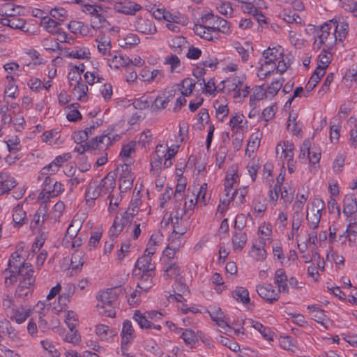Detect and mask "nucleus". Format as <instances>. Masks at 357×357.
Instances as JSON below:
<instances>
[{
  "instance_id": "obj_1",
  "label": "nucleus",
  "mask_w": 357,
  "mask_h": 357,
  "mask_svg": "<svg viewBox=\"0 0 357 357\" xmlns=\"http://www.w3.org/2000/svg\"><path fill=\"white\" fill-rule=\"evenodd\" d=\"M349 31L348 19L344 17H334L317 27L316 30L317 39L314 44L318 47H319V45H322L324 48L319 55L316 69L326 70L331 61L332 56L328 50H332L337 43H342L346 39Z\"/></svg>"
},
{
  "instance_id": "obj_2",
  "label": "nucleus",
  "mask_w": 357,
  "mask_h": 357,
  "mask_svg": "<svg viewBox=\"0 0 357 357\" xmlns=\"http://www.w3.org/2000/svg\"><path fill=\"white\" fill-rule=\"evenodd\" d=\"M263 56L264 61L261 64L258 73V77L261 79L270 75L275 70L282 74L290 66L289 58L284 54V49L280 45L268 47L263 52Z\"/></svg>"
},
{
  "instance_id": "obj_3",
  "label": "nucleus",
  "mask_w": 357,
  "mask_h": 357,
  "mask_svg": "<svg viewBox=\"0 0 357 357\" xmlns=\"http://www.w3.org/2000/svg\"><path fill=\"white\" fill-rule=\"evenodd\" d=\"M115 181L108 176L101 180L99 184H90L85 192L86 204L91 208L95 204V201L102 195L110 193L115 188Z\"/></svg>"
},
{
  "instance_id": "obj_4",
  "label": "nucleus",
  "mask_w": 357,
  "mask_h": 357,
  "mask_svg": "<svg viewBox=\"0 0 357 357\" xmlns=\"http://www.w3.org/2000/svg\"><path fill=\"white\" fill-rule=\"evenodd\" d=\"M117 300L115 289H108L102 291L98 296L97 309L99 313L107 317H114L116 314L114 305Z\"/></svg>"
},
{
  "instance_id": "obj_5",
  "label": "nucleus",
  "mask_w": 357,
  "mask_h": 357,
  "mask_svg": "<svg viewBox=\"0 0 357 357\" xmlns=\"http://www.w3.org/2000/svg\"><path fill=\"white\" fill-rule=\"evenodd\" d=\"M324 202L319 199H315L312 202V207L310 213H307V221L309 227L316 230L319 225L321 218V211L324 208Z\"/></svg>"
},
{
  "instance_id": "obj_6",
  "label": "nucleus",
  "mask_w": 357,
  "mask_h": 357,
  "mask_svg": "<svg viewBox=\"0 0 357 357\" xmlns=\"http://www.w3.org/2000/svg\"><path fill=\"white\" fill-rule=\"evenodd\" d=\"M142 9V6L131 0H119L113 3V10L118 13L135 15Z\"/></svg>"
},
{
  "instance_id": "obj_7",
  "label": "nucleus",
  "mask_w": 357,
  "mask_h": 357,
  "mask_svg": "<svg viewBox=\"0 0 357 357\" xmlns=\"http://www.w3.org/2000/svg\"><path fill=\"white\" fill-rule=\"evenodd\" d=\"M259 296L267 303L272 304L280 298V292L271 284H261L256 287Z\"/></svg>"
},
{
  "instance_id": "obj_8",
  "label": "nucleus",
  "mask_w": 357,
  "mask_h": 357,
  "mask_svg": "<svg viewBox=\"0 0 357 357\" xmlns=\"http://www.w3.org/2000/svg\"><path fill=\"white\" fill-rule=\"evenodd\" d=\"M5 16L0 17V24L13 29L24 31L26 26V21L24 18L12 13L6 12Z\"/></svg>"
},
{
  "instance_id": "obj_9",
  "label": "nucleus",
  "mask_w": 357,
  "mask_h": 357,
  "mask_svg": "<svg viewBox=\"0 0 357 357\" xmlns=\"http://www.w3.org/2000/svg\"><path fill=\"white\" fill-rule=\"evenodd\" d=\"M134 26L137 32L144 35H153L157 32L154 22L146 18H137L135 21Z\"/></svg>"
},
{
  "instance_id": "obj_10",
  "label": "nucleus",
  "mask_w": 357,
  "mask_h": 357,
  "mask_svg": "<svg viewBox=\"0 0 357 357\" xmlns=\"http://www.w3.org/2000/svg\"><path fill=\"white\" fill-rule=\"evenodd\" d=\"M238 179L239 178L237 173V167L234 165L230 167L227 171L224 183V195L225 197L231 195V192L234 191V188Z\"/></svg>"
},
{
  "instance_id": "obj_11",
  "label": "nucleus",
  "mask_w": 357,
  "mask_h": 357,
  "mask_svg": "<svg viewBox=\"0 0 357 357\" xmlns=\"http://www.w3.org/2000/svg\"><path fill=\"white\" fill-rule=\"evenodd\" d=\"M32 310L24 305L12 308L7 315L9 319L15 323L20 324L24 323L31 315Z\"/></svg>"
},
{
  "instance_id": "obj_12",
  "label": "nucleus",
  "mask_w": 357,
  "mask_h": 357,
  "mask_svg": "<svg viewBox=\"0 0 357 357\" xmlns=\"http://www.w3.org/2000/svg\"><path fill=\"white\" fill-rule=\"evenodd\" d=\"M248 192V189L245 187L234 190L231 192V195L226 196L224 203L230 204L231 202L234 206H240L245 203Z\"/></svg>"
},
{
  "instance_id": "obj_13",
  "label": "nucleus",
  "mask_w": 357,
  "mask_h": 357,
  "mask_svg": "<svg viewBox=\"0 0 357 357\" xmlns=\"http://www.w3.org/2000/svg\"><path fill=\"white\" fill-rule=\"evenodd\" d=\"M95 333L102 341L111 342L116 336L117 331L114 328H110L105 324H98L95 327Z\"/></svg>"
},
{
  "instance_id": "obj_14",
  "label": "nucleus",
  "mask_w": 357,
  "mask_h": 357,
  "mask_svg": "<svg viewBox=\"0 0 357 357\" xmlns=\"http://www.w3.org/2000/svg\"><path fill=\"white\" fill-rule=\"evenodd\" d=\"M137 274L140 275V278L137 288L146 292L153 284V279L155 277V271H139Z\"/></svg>"
},
{
  "instance_id": "obj_15",
  "label": "nucleus",
  "mask_w": 357,
  "mask_h": 357,
  "mask_svg": "<svg viewBox=\"0 0 357 357\" xmlns=\"http://www.w3.org/2000/svg\"><path fill=\"white\" fill-rule=\"evenodd\" d=\"M17 181L8 172L0 174V195L7 193L17 185Z\"/></svg>"
},
{
  "instance_id": "obj_16",
  "label": "nucleus",
  "mask_w": 357,
  "mask_h": 357,
  "mask_svg": "<svg viewBox=\"0 0 357 357\" xmlns=\"http://www.w3.org/2000/svg\"><path fill=\"white\" fill-rule=\"evenodd\" d=\"M183 213H180L179 210L175 212V215L172 218L173 225V231L172 233L178 235H183L187 231L186 220L183 219Z\"/></svg>"
},
{
  "instance_id": "obj_17",
  "label": "nucleus",
  "mask_w": 357,
  "mask_h": 357,
  "mask_svg": "<svg viewBox=\"0 0 357 357\" xmlns=\"http://www.w3.org/2000/svg\"><path fill=\"white\" fill-rule=\"evenodd\" d=\"M112 144V137L109 135L102 134L96 137L94 139L89 142L88 147L93 149L104 150L107 149Z\"/></svg>"
},
{
  "instance_id": "obj_18",
  "label": "nucleus",
  "mask_w": 357,
  "mask_h": 357,
  "mask_svg": "<svg viewBox=\"0 0 357 357\" xmlns=\"http://www.w3.org/2000/svg\"><path fill=\"white\" fill-rule=\"evenodd\" d=\"M274 283L278 286V291L283 293H288V278L284 271L282 268L278 269L275 273Z\"/></svg>"
},
{
  "instance_id": "obj_19",
  "label": "nucleus",
  "mask_w": 357,
  "mask_h": 357,
  "mask_svg": "<svg viewBox=\"0 0 357 357\" xmlns=\"http://www.w3.org/2000/svg\"><path fill=\"white\" fill-rule=\"evenodd\" d=\"M357 212L356 198L354 194H348L343 201V213L347 217Z\"/></svg>"
},
{
  "instance_id": "obj_20",
  "label": "nucleus",
  "mask_w": 357,
  "mask_h": 357,
  "mask_svg": "<svg viewBox=\"0 0 357 357\" xmlns=\"http://www.w3.org/2000/svg\"><path fill=\"white\" fill-rule=\"evenodd\" d=\"M33 270L32 266L29 264H24L19 268V280L22 282H30L31 284H34L35 278L33 276Z\"/></svg>"
},
{
  "instance_id": "obj_21",
  "label": "nucleus",
  "mask_w": 357,
  "mask_h": 357,
  "mask_svg": "<svg viewBox=\"0 0 357 357\" xmlns=\"http://www.w3.org/2000/svg\"><path fill=\"white\" fill-rule=\"evenodd\" d=\"M193 31L196 35L208 41H212L214 38H218V36L215 35L214 29H209L207 26L195 24Z\"/></svg>"
},
{
  "instance_id": "obj_22",
  "label": "nucleus",
  "mask_w": 357,
  "mask_h": 357,
  "mask_svg": "<svg viewBox=\"0 0 357 357\" xmlns=\"http://www.w3.org/2000/svg\"><path fill=\"white\" fill-rule=\"evenodd\" d=\"M98 43V50L100 54L103 56H107L110 54L112 48L110 38L105 35H99L96 38Z\"/></svg>"
},
{
  "instance_id": "obj_23",
  "label": "nucleus",
  "mask_w": 357,
  "mask_h": 357,
  "mask_svg": "<svg viewBox=\"0 0 357 357\" xmlns=\"http://www.w3.org/2000/svg\"><path fill=\"white\" fill-rule=\"evenodd\" d=\"M136 268L139 271H155V266L152 262V257L146 255H144L137 259Z\"/></svg>"
},
{
  "instance_id": "obj_24",
  "label": "nucleus",
  "mask_w": 357,
  "mask_h": 357,
  "mask_svg": "<svg viewBox=\"0 0 357 357\" xmlns=\"http://www.w3.org/2000/svg\"><path fill=\"white\" fill-rule=\"evenodd\" d=\"M13 220L15 226L20 227L27 222L26 213L22 208V205L17 204L13 210Z\"/></svg>"
},
{
  "instance_id": "obj_25",
  "label": "nucleus",
  "mask_w": 357,
  "mask_h": 357,
  "mask_svg": "<svg viewBox=\"0 0 357 357\" xmlns=\"http://www.w3.org/2000/svg\"><path fill=\"white\" fill-rule=\"evenodd\" d=\"M66 56L69 58L77 59H88L91 53L89 49L84 46H76L71 50L67 52Z\"/></svg>"
},
{
  "instance_id": "obj_26",
  "label": "nucleus",
  "mask_w": 357,
  "mask_h": 357,
  "mask_svg": "<svg viewBox=\"0 0 357 357\" xmlns=\"http://www.w3.org/2000/svg\"><path fill=\"white\" fill-rule=\"evenodd\" d=\"M139 43V38L134 33H128L119 39V45L125 49L132 48Z\"/></svg>"
},
{
  "instance_id": "obj_27",
  "label": "nucleus",
  "mask_w": 357,
  "mask_h": 357,
  "mask_svg": "<svg viewBox=\"0 0 357 357\" xmlns=\"http://www.w3.org/2000/svg\"><path fill=\"white\" fill-rule=\"evenodd\" d=\"M43 181L42 183V191L40 194V197L42 199H49L51 197V192L52 187L55 183L56 181L51 178L50 176H43V178H38Z\"/></svg>"
},
{
  "instance_id": "obj_28",
  "label": "nucleus",
  "mask_w": 357,
  "mask_h": 357,
  "mask_svg": "<svg viewBox=\"0 0 357 357\" xmlns=\"http://www.w3.org/2000/svg\"><path fill=\"white\" fill-rule=\"evenodd\" d=\"M142 204V201L139 197V192L136 195L133 196L128 210L125 212L124 215L127 220L133 218L139 211V206Z\"/></svg>"
},
{
  "instance_id": "obj_29",
  "label": "nucleus",
  "mask_w": 357,
  "mask_h": 357,
  "mask_svg": "<svg viewBox=\"0 0 357 357\" xmlns=\"http://www.w3.org/2000/svg\"><path fill=\"white\" fill-rule=\"evenodd\" d=\"M272 225L270 223L264 222L259 227L258 234L260 243L265 245L271 239Z\"/></svg>"
},
{
  "instance_id": "obj_30",
  "label": "nucleus",
  "mask_w": 357,
  "mask_h": 357,
  "mask_svg": "<svg viewBox=\"0 0 357 357\" xmlns=\"http://www.w3.org/2000/svg\"><path fill=\"white\" fill-rule=\"evenodd\" d=\"M121 340L132 342L135 338V330L130 321L126 320L123 323L121 333Z\"/></svg>"
},
{
  "instance_id": "obj_31",
  "label": "nucleus",
  "mask_w": 357,
  "mask_h": 357,
  "mask_svg": "<svg viewBox=\"0 0 357 357\" xmlns=\"http://www.w3.org/2000/svg\"><path fill=\"white\" fill-rule=\"evenodd\" d=\"M231 296L237 302L247 304L250 302L249 292L248 289L243 287H237L234 290L231 291Z\"/></svg>"
},
{
  "instance_id": "obj_32",
  "label": "nucleus",
  "mask_w": 357,
  "mask_h": 357,
  "mask_svg": "<svg viewBox=\"0 0 357 357\" xmlns=\"http://www.w3.org/2000/svg\"><path fill=\"white\" fill-rule=\"evenodd\" d=\"M46 220L45 208H40L33 215L31 222V228L33 229H39L43 226Z\"/></svg>"
},
{
  "instance_id": "obj_33",
  "label": "nucleus",
  "mask_w": 357,
  "mask_h": 357,
  "mask_svg": "<svg viewBox=\"0 0 357 357\" xmlns=\"http://www.w3.org/2000/svg\"><path fill=\"white\" fill-rule=\"evenodd\" d=\"M262 136V132H261L259 130H257L255 132H254L250 137L246 151H250L252 153L256 151L259 147Z\"/></svg>"
},
{
  "instance_id": "obj_34",
  "label": "nucleus",
  "mask_w": 357,
  "mask_h": 357,
  "mask_svg": "<svg viewBox=\"0 0 357 357\" xmlns=\"http://www.w3.org/2000/svg\"><path fill=\"white\" fill-rule=\"evenodd\" d=\"M88 86L82 81L77 82L73 89L74 96L79 100H86L87 99Z\"/></svg>"
},
{
  "instance_id": "obj_35",
  "label": "nucleus",
  "mask_w": 357,
  "mask_h": 357,
  "mask_svg": "<svg viewBox=\"0 0 357 357\" xmlns=\"http://www.w3.org/2000/svg\"><path fill=\"white\" fill-rule=\"evenodd\" d=\"M125 216L121 218H116L112 227L109 229V234L112 238H116V236L123 231L124 225L128 222Z\"/></svg>"
},
{
  "instance_id": "obj_36",
  "label": "nucleus",
  "mask_w": 357,
  "mask_h": 357,
  "mask_svg": "<svg viewBox=\"0 0 357 357\" xmlns=\"http://www.w3.org/2000/svg\"><path fill=\"white\" fill-rule=\"evenodd\" d=\"M33 290V284H31L30 282L20 281L16 289L15 296L20 298L26 297L32 293Z\"/></svg>"
},
{
  "instance_id": "obj_37",
  "label": "nucleus",
  "mask_w": 357,
  "mask_h": 357,
  "mask_svg": "<svg viewBox=\"0 0 357 357\" xmlns=\"http://www.w3.org/2000/svg\"><path fill=\"white\" fill-rule=\"evenodd\" d=\"M218 31L225 34H228L231 32V26L230 23L227 20L218 16L215 22H214L215 35L217 36Z\"/></svg>"
},
{
  "instance_id": "obj_38",
  "label": "nucleus",
  "mask_w": 357,
  "mask_h": 357,
  "mask_svg": "<svg viewBox=\"0 0 357 357\" xmlns=\"http://www.w3.org/2000/svg\"><path fill=\"white\" fill-rule=\"evenodd\" d=\"M180 274V268L176 261L165 264L164 268L163 278L165 280L177 277Z\"/></svg>"
},
{
  "instance_id": "obj_39",
  "label": "nucleus",
  "mask_w": 357,
  "mask_h": 357,
  "mask_svg": "<svg viewBox=\"0 0 357 357\" xmlns=\"http://www.w3.org/2000/svg\"><path fill=\"white\" fill-rule=\"evenodd\" d=\"M325 73L326 71H323L322 69L315 70L305 86V91L307 92V93L314 89L317 83L319 82L321 77H322Z\"/></svg>"
},
{
  "instance_id": "obj_40",
  "label": "nucleus",
  "mask_w": 357,
  "mask_h": 357,
  "mask_svg": "<svg viewBox=\"0 0 357 357\" xmlns=\"http://www.w3.org/2000/svg\"><path fill=\"white\" fill-rule=\"evenodd\" d=\"M247 241V235L245 233L236 231L232 237L233 248L236 251H241Z\"/></svg>"
},
{
  "instance_id": "obj_41",
  "label": "nucleus",
  "mask_w": 357,
  "mask_h": 357,
  "mask_svg": "<svg viewBox=\"0 0 357 357\" xmlns=\"http://www.w3.org/2000/svg\"><path fill=\"white\" fill-rule=\"evenodd\" d=\"M207 183H204L200 185L199 190L196 194L194 193L195 197L196 203L200 206H206L210 199L207 195Z\"/></svg>"
},
{
  "instance_id": "obj_42",
  "label": "nucleus",
  "mask_w": 357,
  "mask_h": 357,
  "mask_svg": "<svg viewBox=\"0 0 357 357\" xmlns=\"http://www.w3.org/2000/svg\"><path fill=\"white\" fill-rule=\"evenodd\" d=\"M195 86V82L191 78L184 79L179 85V90L183 96H189Z\"/></svg>"
},
{
  "instance_id": "obj_43",
  "label": "nucleus",
  "mask_w": 357,
  "mask_h": 357,
  "mask_svg": "<svg viewBox=\"0 0 357 357\" xmlns=\"http://www.w3.org/2000/svg\"><path fill=\"white\" fill-rule=\"evenodd\" d=\"M82 227L80 220L73 219L68 226L64 240L72 239L77 236Z\"/></svg>"
},
{
  "instance_id": "obj_44",
  "label": "nucleus",
  "mask_w": 357,
  "mask_h": 357,
  "mask_svg": "<svg viewBox=\"0 0 357 357\" xmlns=\"http://www.w3.org/2000/svg\"><path fill=\"white\" fill-rule=\"evenodd\" d=\"M41 25L47 32L52 34H55L61 28L60 24L50 17H45L41 22Z\"/></svg>"
},
{
  "instance_id": "obj_45",
  "label": "nucleus",
  "mask_w": 357,
  "mask_h": 357,
  "mask_svg": "<svg viewBox=\"0 0 357 357\" xmlns=\"http://www.w3.org/2000/svg\"><path fill=\"white\" fill-rule=\"evenodd\" d=\"M60 135L56 130H51L45 132L42 135V140L50 145L59 144Z\"/></svg>"
},
{
  "instance_id": "obj_46",
  "label": "nucleus",
  "mask_w": 357,
  "mask_h": 357,
  "mask_svg": "<svg viewBox=\"0 0 357 357\" xmlns=\"http://www.w3.org/2000/svg\"><path fill=\"white\" fill-rule=\"evenodd\" d=\"M0 328L1 332L8 336L10 339H15L17 333L15 329L11 326L10 323L6 319L0 321Z\"/></svg>"
},
{
  "instance_id": "obj_47",
  "label": "nucleus",
  "mask_w": 357,
  "mask_h": 357,
  "mask_svg": "<svg viewBox=\"0 0 357 357\" xmlns=\"http://www.w3.org/2000/svg\"><path fill=\"white\" fill-rule=\"evenodd\" d=\"M266 98V93L262 86H255L253 89L252 93L250 96V104L252 107H255L256 102Z\"/></svg>"
},
{
  "instance_id": "obj_48",
  "label": "nucleus",
  "mask_w": 357,
  "mask_h": 357,
  "mask_svg": "<svg viewBox=\"0 0 357 357\" xmlns=\"http://www.w3.org/2000/svg\"><path fill=\"white\" fill-rule=\"evenodd\" d=\"M347 125L348 127L351 128L350 135H351V146L353 148L356 147L357 144V124H356V119L355 117L351 116L348 120Z\"/></svg>"
},
{
  "instance_id": "obj_49",
  "label": "nucleus",
  "mask_w": 357,
  "mask_h": 357,
  "mask_svg": "<svg viewBox=\"0 0 357 357\" xmlns=\"http://www.w3.org/2000/svg\"><path fill=\"white\" fill-rule=\"evenodd\" d=\"M133 319L140 328L151 329V321L146 317V313L142 314L139 311H136L133 315Z\"/></svg>"
},
{
  "instance_id": "obj_50",
  "label": "nucleus",
  "mask_w": 357,
  "mask_h": 357,
  "mask_svg": "<svg viewBox=\"0 0 357 357\" xmlns=\"http://www.w3.org/2000/svg\"><path fill=\"white\" fill-rule=\"evenodd\" d=\"M92 17H93V19L91 20V26L94 29H100L102 26V25L105 24L107 21L105 16L103 15L102 7L98 8L96 13Z\"/></svg>"
},
{
  "instance_id": "obj_51",
  "label": "nucleus",
  "mask_w": 357,
  "mask_h": 357,
  "mask_svg": "<svg viewBox=\"0 0 357 357\" xmlns=\"http://www.w3.org/2000/svg\"><path fill=\"white\" fill-rule=\"evenodd\" d=\"M92 17H93V19L91 20V26L94 29H100L102 26V25L105 24L107 21L105 16L103 15L102 7L98 8L96 13Z\"/></svg>"
},
{
  "instance_id": "obj_52",
  "label": "nucleus",
  "mask_w": 357,
  "mask_h": 357,
  "mask_svg": "<svg viewBox=\"0 0 357 357\" xmlns=\"http://www.w3.org/2000/svg\"><path fill=\"white\" fill-rule=\"evenodd\" d=\"M283 82V79L273 81L265 91L266 93V98H273L282 86Z\"/></svg>"
},
{
  "instance_id": "obj_53",
  "label": "nucleus",
  "mask_w": 357,
  "mask_h": 357,
  "mask_svg": "<svg viewBox=\"0 0 357 357\" xmlns=\"http://www.w3.org/2000/svg\"><path fill=\"white\" fill-rule=\"evenodd\" d=\"M167 105L165 99L162 96H158L150 106V110L152 113L158 114L166 108Z\"/></svg>"
},
{
  "instance_id": "obj_54",
  "label": "nucleus",
  "mask_w": 357,
  "mask_h": 357,
  "mask_svg": "<svg viewBox=\"0 0 357 357\" xmlns=\"http://www.w3.org/2000/svg\"><path fill=\"white\" fill-rule=\"evenodd\" d=\"M312 319L320 324L324 329L329 328L332 325L331 320L324 314V310L317 313V314H313Z\"/></svg>"
},
{
  "instance_id": "obj_55",
  "label": "nucleus",
  "mask_w": 357,
  "mask_h": 357,
  "mask_svg": "<svg viewBox=\"0 0 357 357\" xmlns=\"http://www.w3.org/2000/svg\"><path fill=\"white\" fill-rule=\"evenodd\" d=\"M223 89H226L228 91H236L241 86V82L236 77L228 78L222 82Z\"/></svg>"
},
{
  "instance_id": "obj_56",
  "label": "nucleus",
  "mask_w": 357,
  "mask_h": 357,
  "mask_svg": "<svg viewBox=\"0 0 357 357\" xmlns=\"http://www.w3.org/2000/svg\"><path fill=\"white\" fill-rule=\"evenodd\" d=\"M83 3H84L81 10L85 14L90 15L91 17L96 13L98 8L102 7V6L97 4L94 0L84 1Z\"/></svg>"
},
{
  "instance_id": "obj_57",
  "label": "nucleus",
  "mask_w": 357,
  "mask_h": 357,
  "mask_svg": "<svg viewBox=\"0 0 357 357\" xmlns=\"http://www.w3.org/2000/svg\"><path fill=\"white\" fill-rule=\"evenodd\" d=\"M217 15H214L212 13H206L203 15L199 22L200 26H207L209 29H214V22L217 18Z\"/></svg>"
},
{
  "instance_id": "obj_58",
  "label": "nucleus",
  "mask_w": 357,
  "mask_h": 357,
  "mask_svg": "<svg viewBox=\"0 0 357 357\" xmlns=\"http://www.w3.org/2000/svg\"><path fill=\"white\" fill-rule=\"evenodd\" d=\"M165 63L170 65L172 72H179L181 70V61L176 55L170 54L167 56Z\"/></svg>"
},
{
  "instance_id": "obj_59",
  "label": "nucleus",
  "mask_w": 357,
  "mask_h": 357,
  "mask_svg": "<svg viewBox=\"0 0 357 357\" xmlns=\"http://www.w3.org/2000/svg\"><path fill=\"white\" fill-rule=\"evenodd\" d=\"M281 18L289 24L295 23L296 24H301L302 20L301 18L296 13H294L291 11L284 10L280 14Z\"/></svg>"
},
{
  "instance_id": "obj_60",
  "label": "nucleus",
  "mask_w": 357,
  "mask_h": 357,
  "mask_svg": "<svg viewBox=\"0 0 357 357\" xmlns=\"http://www.w3.org/2000/svg\"><path fill=\"white\" fill-rule=\"evenodd\" d=\"M168 245L174 250H179L184 243L183 235H178L172 233L168 238Z\"/></svg>"
},
{
  "instance_id": "obj_61",
  "label": "nucleus",
  "mask_w": 357,
  "mask_h": 357,
  "mask_svg": "<svg viewBox=\"0 0 357 357\" xmlns=\"http://www.w3.org/2000/svg\"><path fill=\"white\" fill-rule=\"evenodd\" d=\"M303 221V214L293 213L291 217V232L292 237L298 233Z\"/></svg>"
},
{
  "instance_id": "obj_62",
  "label": "nucleus",
  "mask_w": 357,
  "mask_h": 357,
  "mask_svg": "<svg viewBox=\"0 0 357 357\" xmlns=\"http://www.w3.org/2000/svg\"><path fill=\"white\" fill-rule=\"evenodd\" d=\"M307 199L304 195H297L293 205V213L303 214V209Z\"/></svg>"
},
{
  "instance_id": "obj_63",
  "label": "nucleus",
  "mask_w": 357,
  "mask_h": 357,
  "mask_svg": "<svg viewBox=\"0 0 357 357\" xmlns=\"http://www.w3.org/2000/svg\"><path fill=\"white\" fill-rule=\"evenodd\" d=\"M289 38L291 44L296 48H301L304 45V40L294 30L289 31Z\"/></svg>"
},
{
  "instance_id": "obj_64",
  "label": "nucleus",
  "mask_w": 357,
  "mask_h": 357,
  "mask_svg": "<svg viewBox=\"0 0 357 357\" xmlns=\"http://www.w3.org/2000/svg\"><path fill=\"white\" fill-rule=\"evenodd\" d=\"M250 255L258 261L263 260L266 257V251L264 248V245L261 246L253 245L250 250Z\"/></svg>"
}]
</instances>
